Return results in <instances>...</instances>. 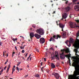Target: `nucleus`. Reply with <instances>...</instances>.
<instances>
[{
    "label": "nucleus",
    "mask_w": 79,
    "mask_h": 79,
    "mask_svg": "<svg viewBox=\"0 0 79 79\" xmlns=\"http://www.w3.org/2000/svg\"><path fill=\"white\" fill-rule=\"evenodd\" d=\"M73 65L75 68V70L74 72V74L75 76H76L78 75V73L79 72V69L78 68L79 67V66L74 64H73Z\"/></svg>",
    "instance_id": "f257e3e1"
},
{
    "label": "nucleus",
    "mask_w": 79,
    "mask_h": 79,
    "mask_svg": "<svg viewBox=\"0 0 79 79\" xmlns=\"http://www.w3.org/2000/svg\"><path fill=\"white\" fill-rule=\"evenodd\" d=\"M36 32L37 33H38V34H39L41 35L44 34V31L41 28L37 29L36 30Z\"/></svg>",
    "instance_id": "f03ea898"
},
{
    "label": "nucleus",
    "mask_w": 79,
    "mask_h": 79,
    "mask_svg": "<svg viewBox=\"0 0 79 79\" xmlns=\"http://www.w3.org/2000/svg\"><path fill=\"white\" fill-rule=\"evenodd\" d=\"M52 75L55 76L56 79H59L60 78V75H59V74L57 73H52Z\"/></svg>",
    "instance_id": "7ed1b4c3"
},
{
    "label": "nucleus",
    "mask_w": 79,
    "mask_h": 79,
    "mask_svg": "<svg viewBox=\"0 0 79 79\" xmlns=\"http://www.w3.org/2000/svg\"><path fill=\"white\" fill-rule=\"evenodd\" d=\"M45 38H41L40 39V42L42 44H44V43H45Z\"/></svg>",
    "instance_id": "20e7f679"
},
{
    "label": "nucleus",
    "mask_w": 79,
    "mask_h": 79,
    "mask_svg": "<svg viewBox=\"0 0 79 79\" xmlns=\"http://www.w3.org/2000/svg\"><path fill=\"white\" fill-rule=\"evenodd\" d=\"M68 55H62L60 56V58L61 60H64V59H65V57H68Z\"/></svg>",
    "instance_id": "39448f33"
},
{
    "label": "nucleus",
    "mask_w": 79,
    "mask_h": 79,
    "mask_svg": "<svg viewBox=\"0 0 79 79\" xmlns=\"http://www.w3.org/2000/svg\"><path fill=\"white\" fill-rule=\"evenodd\" d=\"M56 36L54 35L53 37H51L49 40L50 42H51L52 40V42H54L55 40V39H56Z\"/></svg>",
    "instance_id": "423d86ee"
},
{
    "label": "nucleus",
    "mask_w": 79,
    "mask_h": 79,
    "mask_svg": "<svg viewBox=\"0 0 79 79\" xmlns=\"http://www.w3.org/2000/svg\"><path fill=\"white\" fill-rule=\"evenodd\" d=\"M35 36V35L34 34V33L31 32L30 33V39H32V38Z\"/></svg>",
    "instance_id": "0eeeda50"
},
{
    "label": "nucleus",
    "mask_w": 79,
    "mask_h": 79,
    "mask_svg": "<svg viewBox=\"0 0 79 79\" xmlns=\"http://www.w3.org/2000/svg\"><path fill=\"white\" fill-rule=\"evenodd\" d=\"M68 42H69V44H70V43H73V38H71L70 39L69 41V40H67L65 42V43L66 44H67Z\"/></svg>",
    "instance_id": "6e6552de"
},
{
    "label": "nucleus",
    "mask_w": 79,
    "mask_h": 79,
    "mask_svg": "<svg viewBox=\"0 0 79 79\" xmlns=\"http://www.w3.org/2000/svg\"><path fill=\"white\" fill-rule=\"evenodd\" d=\"M74 51L76 53L75 55L76 56V57H77V58H79V55L77 54V52H78V51H77V49H74Z\"/></svg>",
    "instance_id": "1a4fd4ad"
},
{
    "label": "nucleus",
    "mask_w": 79,
    "mask_h": 79,
    "mask_svg": "<svg viewBox=\"0 0 79 79\" xmlns=\"http://www.w3.org/2000/svg\"><path fill=\"white\" fill-rule=\"evenodd\" d=\"M35 36L37 39H40V37H41V35H40L37 33H35Z\"/></svg>",
    "instance_id": "9d476101"
},
{
    "label": "nucleus",
    "mask_w": 79,
    "mask_h": 79,
    "mask_svg": "<svg viewBox=\"0 0 79 79\" xmlns=\"http://www.w3.org/2000/svg\"><path fill=\"white\" fill-rule=\"evenodd\" d=\"M60 27L61 29H63L64 27V25L63 24L61 23H59V24Z\"/></svg>",
    "instance_id": "9b49d317"
},
{
    "label": "nucleus",
    "mask_w": 79,
    "mask_h": 79,
    "mask_svg": "<svg viewBox=\"0 0 79 79\" xmlns=\"http://www.w3.org/2000/svg\"><path fill=\"white\" fill-rule=\"evenodd\" d=\"M67 17V14L65 13H64L62 15V18L64 19H66Z\"/></svg>",
    "instance_id": "f8f14e48"
},
{
    "label": "nucleus",
    "mask_w": 79,
    "mask_h": 79,
    "mask_svg": "<svg viewBox=\"0 0 79 79\" xmlns=\"http://www.w3.org/2000/svg\"><path fill=\"white\" fill-rule=\"evenodd\" d=\"M70 8V7L69 6L66 7L65 8V11H66V12H68V11H69Z\"/></svg>",
    "instance_id": "ddd939ff"
},
{
    "label": "nucleus",
    "mask_w": 79,
    "mask_h": 79,
    "mask_svg": "<svg viewBox=\"0 0 79 79\" xmlns=\"http://www.w3.org/2000/svg\"><path fill=\"white\" fill-rule=\"evenodd\" d=\"M66 37H66V32H64L63 34L62 38L63 39V38L65 39V38H66Z\"/></svg>",
    "instance_id": "4468645a"
},
{
    "label": "nucleus",
    "mask_w": 79,
    "mask_h": 79,
    "mask_svg": "<svg viewBox=\"0 0 79 79\" xmlns=\"http://www.w3.org/2000/svg\"><path fill=\"white\" fill-rule=\"evenodd\" d=\"M54 56L56 57V60H60V57H59V55H55Z\"/></svg>",
    "instance_id": "2eb2a0df"
},
{
    "label": "nucleus",
    "mask_w": 79,
    "mask_h": 79,
    "mask_svg": "<svg viewBox=\"0 0 79 79\" xmlns=\"http://www.w3.org/2000/svg\"><path fill=\"white\" fill-rule=\"evenodd\" d=\"M56 39H58V38L59 39H60L61 37V36H60V35H56Z\"/></svg>",
    "instance_id": "dca6fc26"
},
{
    "label": "nucleus",
    "mask_w": 79,
    "mask_h": 79,
    "mask_svg": "<svg viewBox=\"0 0 79 79\" xmlns=\"http://www.w3.org/2000/svg\"><path fill=\"white\" fill-rule=\"evenodd\" d=\"M51 65L52 68H55V64L53 63H52L51 64Z\"/></svg>",
    "instance_id": "f3484780"
},
{
    "label": "nucleus",
    "mask_w": 79,
    "mask_h": 79,
    "mask_svg": "<svg viewBox=\"0 0 79 79\" xmlns=\"http://www.w3.org/2000/svg\"><path fill=\"white\" fill-rule=\"evenodd\" d=\"M70 25L71 28H73L74 27V24H73V23L72 22L70 23Z\"/></svg>",
    "instance_id": "a211bd4d"
},
{
    "label": "nucleus",
    "mask_w": 79,
    "mask_h": 79,
    "mask_svg": "<svg viewBox=\"0 0 79 79\" xmlns=\"http://www.w3.org/2000/svg\"><path fill=\"white\" fill-rule=\"evenodd\" d=\"M71 58L72 60H73L74 61H75L76 60V57L75 56H72Z\"/></svg>",
    "instance_id": "6ab92c4d"
},
{
    "label": "nucleus",
    "mask_w": 79,
    "mask_h": 79,
    "mask_svg": "<svg viewBox=\"0 0 79 79\" xmlns=\"http://www.w3.org/2000/svg\"><path fill=\"white\" fill-rule=\"evenodd\" d=\"M71 54H69V55H68V57H68V59L69 60V63L70 65H71V62L70 61V59H69V58H71Z\"/></svg>",
    "instance_id": "aec40b11"
},
{
    "label": "nucleus",
    "mask_w": 79,
    "mask_h": 79,
    "mask_svg": "<svg viewBox=\"0 0 79 79\" xmlns=\"http://www.w3.org/2000/svg\"><path fill=\"white\" fill-rule=\"evenodd\" d=\"M55 55H59V54H58V52L57 51H56L55 52Z\"/></svg>",
    "instance_id": "412c9836"
},
{
    "label": "nucleus",
    "mask_w": 79,
    "mask_h": 79,
    "mask_svg": "<svg viewBox=\"0 0 79 79\" xmlns=\"http://www.w3.org/2000/svg\"><path fill=\"white\" fill-rule=\"evenodd\" d=\"M72 75H69V77L68 79H72Z\"/></svg>",
    "instance_id": "4be33fe9"
},
{
    "label": "nucleus",
    "mask_w": 79,
    "mask_h": 79,
    "mask_svg": "<svg viewBox=\"0 0 79 79\" xmlns=\"http://www.w3.org/2000/svg\"><path fill=\"white\" fill-rule=\"evenodd\" d=\"M35 76L36 77H39V75L38 74H36Z\"/></svg>",
    "instance_id": "5701e85b"
},
{
    "label": "nucleus",
    "mask_w": 79,
    "mask_h": 79,
    "mask_svg": "<svg viewBox=\"0 0 79 79\" xmlns=\"http://www.w3.org/2000/svg\"><path fill=\"white\" fill-rule=\"evenodd\" d=\"M66 53H69V49L68 48L66 49Z\"/></svg>",
    "instance_id": "b1692460"
},
{
    "label": "nucleus",
    "mask_w": 79,
    "mask_h": 79,
    "mask_svg": "<svg viewBox=\"0 0 79 79\" xmlns=\"http://www.w3.org/2000/svg\"><path fill=\"white\" fill-rule=\"evenodd\" d=\"M14 54H15V52H13L12 53V58H13V56H15V55H14Z\"/></svg>",
    "instance_id": "393cba45"
},
{
    "label": "nucleus",
    "mask_w": 79,
    "mask_h": 79,
    "mask_svg": "<svg viewBox=\"0 0 79 79\" xmlns=\"http://www.w3.org/2000/svg\"><path fill=\"white\" fill-rule=\"evenodd\" d=\"M21 64V62H18L17 65V66H18L19 65V64Z\"/></svg>",
    "instance_id": "a878e982"
},
{
    "label": "nucleus",
    "mask_w": 79,
    "mask_h": 79,
    "mask_svg": "<svg viewBox=\"0 0 79 79\" xmlns=\"http://www.w3.org/2000/svg\"><path fill=\"white\" fill-rule=\"evenodd\" d=\"M10 66H11V65H10V64H9L8 65L7 69H10Z\"/></svg>",
    "instance_id": "bb28decb"
},
{
    "label": "nucleus",
    "mask_w": 79,
    "mask_h": 79,
    "mask_svg": "<svg viewBox=\"0 0 79 79\" xmlns=\"http://www.w3.org/2000/svg\"><path fill=\"white\" fill-rule=\"evenodd\" d=\"M79 32H78L77 33L76 36L77 38V37H78L79 36Z\"/></svg>",
    "instance_id": "cd10ccee"
},
{
    "label": "nucleus",
    "mask_w": 79,
    "mask_h": 79,
    "mask_svg": "<svg viewBox=\"0 0 79 79\" xmlns=\"http://www.w3.org/2000/svg\"><path fill=\"white\" fill-rule=\"evenodd\" d=\"M76 7L75 8V9H77V8L78 9V8H79V5L77 6H76Z\"/></svg>",
    "instance_id": "c85d7f7f"
},
{
    "label": "nucleus",
    "mask_w": 79,
    "mask_h": 79,
    "mask_svg": "<svg viewBox=\"0 0 79 79\" xmlns=\"http://www.w3.org/2000/svg\"><path fill=\"white\" fill-rule=\"evenodd\" d=\"M60 66V64H58V63H57L56 64V67H58V66Z\"/></svg>",
    "instance_id": "c756f323"
},
{
    "label": "nucleus",
    "mask_w": 79,
    "mask_h": 79,
    "mask_svg": "<svg viewBox=\"0 0 79 79\" xmlns=\"http://www.w3.org/2000/svg\"><path fill=\"white\" fill-rule=\"evenodd\" d=\"M65 55L64 54V52H62V53L60 54V55Z\"/></svg>",
    "instance_id": "7c9ffc66"
},
{
    "label": "nucleus",
    "mask_w": 79,
    "mask_h": 79,
    "mask_svg": "<svg viewBox=\"0 0 79 79\" xmlns=\"http://www.w3.org/2000/svg\"><path fill=\"white\" fill-rule=\"evenodd\" d=\"M35 50L36 51V52H39V49H37V48H35Z\"/></svg>",
    "instance_id": "2f4dec72"
},
{
    "label": "nucleus",
    "mask_w": 79,
    "mask_h": 79,
    "mask_svg": "<svg viewBox=\"0 0 79 79\" xmlns=\"http://www.w3.org/2000/svg\"><path fill=\"white\" fill-rule=\"evenodd\" d=\"M15 69L14 68H13L12 69L13 72H15Z\"/></svg>",
    "instance_id": "473e14b6"
},
{
    "label": "nucleus",
    "mask_w": 79,
    "mask_h": 79,
    "mask_svg": "<svg viewBox=\"0 0 79 79\" xmlns=\"http://www.w3.org/2000/svg\"><path fill=\"white\" fill-rule=\"evenodd\" d=\"M77 0H73V3H74V2H77Z\"/></svg>",
    "instance_id": "72a5a7b5"
},
{
    "label": "nucleus",
    "mask_w": 79,
    "mask_h": 79,
    "mask_svg": "<svg viewBox=\"0 0 79 79\" xmlns=\"http://www.w3.org/2000/svg\"><path fill=\"white\" fill-rule=\"evenodd\" d=\"M19 68H18V67H16V69L17 70V71H18V72H19Z\"/></svg>",
    "instance_id": "f704fd0d"
},
{
    "label": "nucleus",
    "mask_w": 79,
    "mask_h": 79,
    "mask_svg": "<svg viewBox=\"0 0 79 79\" xmlns=\"http://www.w3.org/2000/svg\"><path fill=\"white\" fill-rule=\"evenodd\" d=\"M7 62H8V59H7L4 64H6L7 63Z\"/></svg>",
    "instance_id": "c9c22d12"
},
{
    "label": "nucleus",
    "mask_w": 79,
    "mask_h": 79,
    "mask_svg": "<svg viewBox=\"0 0 79 79\" xmlns=\"http://www.w3.org/2000/svg\"><path fill=\"white\" fill-rule=\"evenodd\" d=\"M75 21H76L77 23H79V20H75Z\"/></svg>",
    "instance_id": "e433bc0d"
},
{
    "label": "nucleus",
    "mask_w": 79,
    "mask_h": 79,
    "mask_svg": "<svg viewBox=\"0 0 79 79\" xmlns=\"http://www.w3.org/2000/svg\"><path fill=\"white\" fill-rule=\"evenodd\" d=\"M44 68V67H43L41 68V70L42 72H43V69Z\"/></svg>",
    "instance_id": "4c0bfd02"
},
{
    "label": "nucleus",
    "mask_w": 79,
    "mask_h": 79,
    "mask_svg": "<svg viewBox=\"0 0 79 79\" xmlns=\"http://www.w3.org/2000/svg\"><path fill=\"white\" fill-rule=\"evenodd\" d=\"M20 48L21 49H24L23 48V46H19Z\"/></svg>",
    "instance_id": "58836bf2"
},
{
    "label": "nucleus",
    "mask_w": 79,
    "mask_h": 79,
    "mask_svg": "<svg viewBox=\"0 0 79 79\" xmlns=\"http://www.w3.org/2000/svg\"><path fill=\"white\" fill-rule=\"evenodd\" d=\"M9 69H7V71H6V73H8V71H9Z\"/></svg>",
    "instance_id": "ea45409f"
},
{
    "label": "nucleus",
    "mask_w": 79,
    "mask_h": 79,
    "mask_svg": "<svg viewBox=\"0 0 79 79\" xmlns=\"http://www.w3.org/2000/svg\"><path fill=\"white\" fill-rule=\"evenodd\" d=\"M2 44H3V43L2 42L1 43V42L0 41V45H1V46H2Z\"/></svg>",
    "instance_id": "a19ab883"
},
{
    "label": "nucleus",
    "mask_w": 79,
    "mask_h": 79,
    "mask_svg": "<svg viewBox=\"0 0 79 79\" xmlns=\"http://www.w3.org/2000/svg\"><path fill=\"white\" fill-rule=\"evenodd\" d=\"M3 69H2L1 71H0V73H3Z\"/></svg>",
    "instance_id": "79ce46f5"
},
{
    "label": "nucleus",
    "mask_w": 79,
    "mask_h": 79,
    "mask_svg": "<svg viewBox=\"0 0 79 79\" xmlns=\"http://www.w3.org/2000/svg\"><path fill=\"white\" fill-rule=\"evenodd\" d=\"M29 58H30V56H29V57H27V60H28L29 59Z\"/></svg>",
    "instance_id": "37998d69"
},
{
    "label": "nucleus",
    "mask_w": 79,
    "mask_h": 79,
    "mask_svg": "<svg viewBox=\"0 0 79 79\" xmlns=\"http://www.w3.org/2000/svg\"><path fill=\"white\" fill-rule=\"evenodd\" d=\"M22 53H24V50H22Z\"/></svg>",
    "instance_id": "c03bdc74"
},
{
    "label": "nucleus",
    "mask_w": 79,
    "mask_h": 79,
    "mask_svg": "<svg viewBox=\"0 0 79 79\" xmlns=\"http://www.w3.org/2000/svg\"><path fill=\"white\" fill-rule=\"evenodd\" d=\"M3 56H5V52H3Z\"/></svg>",
    "instance_id": "a18cd8bd"
},
{
    "label": "nucleus",
    "mask_w": 79,
    "mask_h": 79,
    "mask_svg": "<svg viewBox=\"0 0 79 79\" xmlns=\"http://www.w3.org/2000/svg\"><path fill=\"white\" fill-rule=\"evenodd\" d=\"M19 70L20 71H22V70H23V69H19Z\"/></svg>",
    "instance_id": "49530a36"
},
{
    "label": "nucleus",
    "mask_w": 79,
    "mask_h": 79,
    "mask_svg": "<svg viewBox=\"0 0 79 79\" xmlns=\"http://www.w3.org/2000/svg\"><path fill=\"white\" fill-rule=\"evenodd\" d=\"M44 61H46V58H44Z\"/></svg>",
    "instance_id": "de8ad7c7"
},
{
    "label": "nucleus",
    "mask_w": 79,
    "mask_h": 79,
    "mask_svg": "<svg viewBox=\"0 0 79 79\" xmlns=\"http://www.w3.org/2000/svg\"><path fill=\"white\" fill-rule=\"evenodd\" d=\"M6 67H4V69L5 70V69H6Z\"/></svg>",
    "instance_id": "09e8293b"
},
{
    "label": "nucleus",
    "mask_w": 79,
    "mask_h": 79,
    "mask_svg": "<svg viewBox=\"0 0 79 79\" xmlns=\"http://www.w3.org/2000/svg\"><path fill=\"white\" fill-rule=\"evenodd\" d=\"M43 64V62H41V66H42Z\"/></svg>",
    "instance_id": "8fccbe9b"
},
{
    "label": "nucleus",
    "mask_w": 79,
    "mask_h": 79,
    "mask_svg": "<svg viewBox=\"0 0 79 79\" xmlns=\"http://www.w3.org/2000/svg\"><path fill=\"white\" fill-rule=\"evenodd\" d=\"M50 50H53V48H50Z\"/></svg>",
    "instance_id": "3c124183"
},
{
    "label": "nucleus",
    "mask_w": 79,
    "mask_h": 79,
    "mask_svg": "<svg viewBox=\"0 0 79 79\" xmlns=\"http://www.w3.org/2000/svg\"><path fill=\"white\" fill-rule=\"evenodd\" d=\"M32 27H34V28H35V26L32 25Z\"/></svg>",
    "instance_id": "603ef678"
},
{
    "label": "nucleus",
    "mask_w": 79,
    "mask_h": 79,
    "mask_svg": "<svg viewBox=\"0 0 79 79\" xmlns=\"http://www.w3.org/2000/svg\"><path fill=\"white\" fill-rule=\"evenodd\" d=\"M28 54V53H27L26 54V55H25V57H27V54Z\"/></svg>",
    "instance_id": "864d4df0"
},
{
    "label": "nucleus",
    "mask_w": 79,
    "mask_h": 79,
    "mask_svg": "<svg viewBox=\"0 0 79 79\" xmlns=\"http://www.w3.org/2000/svg\"><path fill=\"white\" fill-rule=\"evenodd\" d=\"M68 3V1H67L66 2H65V3L66 4H67V3Z\"/></svg>",
    "instance_id": "5fc2aeb1"
},
{
    "label": "nucleus",
    "mask_w": 79,
    "mask_h": 79,
    "mask_svg": "<svg viewBox=\"0 0 79 79\" xmlns=\"http://www.w3.org/2000/svg\"><path fill=\"white\" fill-rule=\"evenodd\" d=\"M15 48L16 50H17V48H16V46H15Z\"/></svg>",
    "instance_id": "6e6d98bb"
},
{
    "label": "nucleus",
    "mask_w": 79,
    "mask_h": 79,
    "mask_svg": "<svg viewBox=\"0 0 79 79\" xmlns=\"http://www.w3.org/2000/svg\"><path fill=\"white\" fill-rule=\"evenodd\" d=\"M27 76H28V75H27L25 77V78L27 77Z\"/></svg>",
    "instance_id": "4d7b16f0"
},
{
    "label": "nucleus",
    "mask_w": 79,
    "mask_h": 79,
    "mask_svg": "<svg viewBox=\"0 0 79 79\" xmlns=\"http://www.w3.org/2000/svg\"><path fill=\"white\" fill-rule=\"evenodd\" d=\"M76 27H79V26H77V25H76Z\"/></svg>",
    "instance_id": "13d9d810"
},
{
    "label": "nucleus",
    "mask_w": 79,
    "mask_h": 79,
    "mask_svg": "<svg viewBox=\"0 0 79 79\" xmlns=\"http://www.w3.org/2000/svg\"><path fill=\"white\" fill-rule=\"evenodd\" d=\"M20 55V52H19V53L18 54V56H19V55Z\"/></svg>",
    "instance_id": "bf43d9fd"
},
{
    "label": "nucleus",
    "mask_w": 79,
    "mask_h": 79,
    "mask_svg": "<svg viewBox=\"0 0 79 79\" xmlns=\"http://www.w3.org/2000/svg\"><path fill=\"white\" fill-rule=\"evenodd\" d=\"M13 41H15V38L13 39Z\"/></svg>",
    "instance_id": "052dcab7"
},
{
    "label": "nucleus",
    "mask_w": 79,
    "mask_h": 79,
    "mask_svg": "<svg viewBox=\"0 0 79 79\" xmlns=\"http://www.w3.org/2000/svg\"><path fill=\"white\" fill-rule=\"evenodd\" d=\"M55 11H54L52 13V14H55Z\"/></svg>",
    "instance_id": "680f3d73"
},
{
    "label": "nucleus",
    "mask_w": 79,
    "mask_h": 79,
    "mask_svg": "<svg viewBox=\"0 0 79 79\" xmlns=\"http://www.w3.org/2000/svg\"><path fill=\"white\" fill-rule=\"evenodd\" d=\"M32 57H30V60H31V59H32Z\"/></svg>",
    "instance_id": "e2e57ef3"
},
{
    "label": "nucleus",
    "mask_w": 79,
    "mask_h": 79,
    "mask_svg": "<svg viewBox=\"0 0 79 79\" xmlns=\"http://www.w3.org/2000/svg\"><path fill=\"white\" fill-rule=\"evenodd\" d=\"M56 24H57V25H58V21H56Z\"/></svg>",
    "instance_id": "0e129e2a"
},
{
    "label": "nucleus",
    "mask_w": 79,
    "mask_h": 79,
    "mask_svg": "<svg viewBox=\"0 0 79 79\" xmlns=\"http://www.w3.org/2000/svg\"><path fill=\"white\" fill-rule=\"evenodd\" d=\"M17 39H18L17 38H15V40H16V41L17 40Z\"/></svg>",
    "instance_id": "69168bd1"
},
{
    "label": "nucleus",
    "mask_w": 79,
    "mask_h": 79,
    "mask_svg": "<svg viewBox=\"0 0 79 79\" xmlns=\"http://www.w3.org/2000/svg\"><path fill=\"white\" fill-rule=\"evenodd\" d=\"M18 44H20V42H18L17 43Z\"/></svg>",
    "instance_id": "338daca9"
},
{
    "label": "nucleus",
    "mask_w": 79,
    "mask_h": 79,
    "mask_svg": "<svg viewBox=\"0 0 79 79\" xmlns=\"http://www.w3.org/2000/svg\"><path fill=\"white\" fill-rule=\"evenodd\" d=\"M62 31H63V28H62Z\"/></svg>",
    "instance_id": "774afa93"
}]
</instances>
